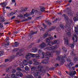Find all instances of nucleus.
Listing matches in <instances>:
<instances>
[{"mask_svg":"<svg viewBox=\"0 0 78 78\" xmlns=\"http://www.w3.org/2000/svg\"><path fill=\"white\" fill-rule=\"evenodd\" d=\"M24 16H25V17H28V13H26V14H24Z\"/></svg>","mask_w":78,"mask_h":78,"instance_id":"59","label":"nucleus"},{"mask_svg":"<svg viewBox=\"0 0 78 78\" xmlns=\"http://www.w3.org/2000/svg\"><path fill=\"white\" fill-rule=\"evenodd\" d=\"M55 30V28L53 27H52V28H50L49 30L48 31H52V30Z\"/></svg>","mask_w":78,"mask_h":78,"instance_id":"40","label":"nucleus"},{"mask_svg":"<svg viewBox=\"0 0 78 78\" xmlns=\"http://www.w3.org/2000/svg\"><path fill=\"white\" fill-rule=\"evenodd\" d=\"M65 40V44L66 45H68L69 44V41H68V40H67V38H64Z\"/></svg>","mask_w":78,"mask_h":78,"instance_id":"25","label":"nucleus"},{"mask_svg":"<svg viewBox=\"0 0 78 78\" xmlns=\"http://www.w3.org/2000/svg\"><path fill=\"white\" fill-rule=\"evenodd\" d=\"M7 24H9V22H7L6 23H4V25H7Z\"/></svg>","mask_w":78,"mask_h":78,"instance_id":"60","label":"nucleus"},{"mask_svg":"<svg viewBox=\"0 0 78 78\" xmlns=\"http://www.w3.org/2000/svg\"><path fill=\"white\" fill-rule=\"evenodd\" d=\"M45 44L42 43L40 45V48H45Z\"/></svg>","mask_w":78,"mask_h":78,"instance_id":"16","label":"nucleus"},{"mask_svg":"<svg viewBox=\"0 0 78 78\" xmlns=\"http://www.w3.org/2000/svg\"><path fill=\"white\" fill-rule=\"evenodd\" d=\"M8 41H9V37H7L6 38V42H8Z\"/></svg>","mask_w":78,"mask_h":78,"instance_id":"57","label":"nucleus"},{"mask_svg":"<svg viewBox=\"0 0 78 78\" xmlns=\"http://www.w3.org/2000/svg\"><path fill=\"white\" fill-rule=\"evenodd\" d=\"M10 43V42H8L7 43L5 44V45H6L7 46H8L9 45V44Z\"/></svg>","mask_w":78,"mask_h":78,"instance_id":"46","label":"nucleus"},{"mask_svg":"<svg viewBox=\"0 0 78 78\" xmlns=\"http://www.w3.org/2000/svg\"><path fill=\"white\" fill-rule=\"evenodd\" d=\"M74 60L75 61H78V58H76V57H74Z\"/></svg>","mask_w":78,"mask_h":78,"instance_id":"49","label":"nucleus"},{"mask_svg":"<svg viewBox=\"0 0 78 78\" xmlns=\"http://www.w3.org/2000/svg\"><path fill=\"white\" fill-rule=\"evenodd\" d=\"M0 28H3V26L2 24V23H0Z\"/></svg>","mask_w":78,"mask_h":78,"instance_id":"48","label":"nucleus"},{"mask_svg":"<svg viewBox=\"0 0 78 78\" xmlns=\"http://www.w3.org/2000/svg\"><path fill=\"white\" fill-rule=\"evenodd\" d=\"M56 60L57 61H60L61 62H62V64H64V62H65L66 61L62 58V57L61 56H58L56 58Z\"/></svg>","mask_w":78,"mask_h":78,"instance_id":"4","label":"nucleus"},{"mask_svg":"<svg viewBox=\"0 0 78 78\" xmlns=\"http://www.w3.org/2000/svg\"><path fill=\"white\" fill-rule=\"evenodd\" d=\"M14 45L15 47H18L19 45V42L16 41L14 43Z\"/></svg>","mask_w":78,"mask_h":78,"instance_id":"23","label":"nucleus"},{"mask_svg":"<svg viewBox=\"0 0 78 78\" xmlns=\"http://www.w3.org/2000/svg\"><path fill=\"white\" fill-rule=\"evenodd\" d=\"M69 66L71 67V66H72L73 65V63L72 62H70L69 64Z\"/></svg>","mask_w":78,"mask_h":78,"instance_id":"43","label":"nucleus"},{"mask_svg":"<svg viewBox=\"0 0 78 78\" xmlns=\"http://www.w3.org/2000/svg\"><path fill=\"white\" fill-rule=\"evenodd\" d=\"M18 17H23V16L22 14H20L18 15Z\"/></svg>","mask_w":78,"mask_h":78,"instance_id":"39","label":"nucleus"},{"mask_svg":"<svg viewBox=\"0 0 78 78\" xmlns=\"http://www.w3.org/2000/svg\"><path fill=\"white\" fill-rule=\"evenodd\" d=\"M6 5H7V3L6 2H4L0 3V5L2 6V7L3 8L2 9H3V12L4 15H5V13L6 12V11L5 10V9L6 6Z\"/></svg>","mask_w":78,"mask_h":78,"instance_id":"3","label":"nucleus"},{"mask_svg":"<svg viewBox=\"0 0 78 78\" xmlns=\"http://www.w3.org/2000/svg\"><path fill=\"white\" fill-rule=\"evenodd\" d=\"M48 36V33H46L43 35V38L45 39V38H46Z\"/></svg>","mask_w":78,"mask_h":78,"instance_id":"21","label":"nucleus"},{"mask_svg":"<svg viewBox=\"0 0 78 78\" xmlns=\"http://www.w3.org/2000/svg\"><path fill=\"white\" fill-rule=\"evenodd\" d=\"M55 66H56V67H58L59 66V64L58 63H55Z\"/></svg>","mask_w":78,"mask_h":78,"instance_id":"61","label":"nucleus"},{"mask_svg":"<svg viewBox=\"0 0 78 78\" xmlns=\"http://www.w3.org/2000/svg\"><path fill=\"white\" fill-rule=\"evenodd\" d=\"M25 69L26 71H28L30 70V68L27 66H26L25 68Z\"/></svg>","mask_w":78,"mask_h":78,"instance_id":"34","label":"nucleus"},{"mask_svg":"<svg viewBox=\"0 0 78 78\" xmlns=\"http://www.w3.org/2000/svg\"><path fill=\"white\" fill-rule=\"evenodd\" d=\"M72 73L73 74V76L75 75L76 74V71H74V72Z\"/></svg>","mask_w":78,"mask_h":78,"instance_id":"55","label":"nucleus"},{"mask_svg":"<svg viewBox=\"0 0 78 78\" xmlns=\"http://www.w3.org/2000/svg\"><path fill=\"white\" fill-rule=\"evenodd\" d=\"M33 61H34V62H36L34 63V64H35V65H39V64H41V63L37 62V60L36 59V58L33 59ZM36 63H37V64H36Z\"/></svg>","mask_w":78,"mask_h":78,"instance_id":"13","label":"nucleus"},{"mask_svg":"<svg viewBox=\"0 0 78 78\" xmlns=\"http://www.w3.org/2000/svg\"><path fill=\"white\" fill-rule=\"evenodd\" d=\"M39 57H40L39 55L37 54H36L35 58H36V59H39Z\"/></svg>","mask_w":78,"mask_h":78,"instance_id":"33","label":"nucleus"},{"mask_svg":"<svg viewBox=\"0 0 78 78\" xmlns=\"http://www.w3.org/2000/svg\"><path fill=\"white\" fill-rule=\"evenodd\" d=\"M9 60L8 59H5V62H8Z\"/></svg>","mask_w":78,"mask_h":78,"instance_id":"53","label":"nucleus"},{"mask_svg":"<svg viewBox=\"0 0 78 78\" xmlns=\"http://www.w3.org/2000/svg\"><path fill=\"white\" fill-rule=\"evenodd\" d=\"M46 54L47 55L45 56V58L47 59H46L47 61H48L49 57H53V54L52 53H49L48 54V53H47Z\"/></svg>","mask_w":78,"mask_h":78,"instance_id":"5","label":"nucleus"},{"mask_svg":"<svg viewBox=\"0 0 78 78\" xmlns=\"http://www.w3.org/2000/svg\"><path fill=\"white\" fill-rule=\"evenodd\" d=\"M16 70L17 71H22V70L20 69V68L18 67L17 68Z\"/></svg>","mask_w":78,"mask_h":78,"instance_id":"41","label":"nucleus"},{"mask_svg":"<svg viewBox=\"0 0 78 78\" xmlns=\"http://www.w3.org/2000/svg\"><path fill=\"white\" fill-rule=\"evenodd\" d=\"M72 39L73 41V42L72 44L70 45V47L71 48H73L74 46H75V43L74 42H77V36L76 35H74L72 37Z\"/></svg>","mask_w":78,"mask_h":78,"instance_id":"1","label":"nucleus"},{"mask_svg":"<svg viewBox=\"0 0 78 78\" xmlns=\"http://www.w3.org/2000/svg\"><path fill=\"white\" fill-rule=\"evenodd\" d=\"M16 70L14 69H12V73H16Z\"/></svg>","mask_w":78,"mask_h":78,"instance_id":"44","label":"nucleus"},{"mask_svg":"<svg viewBox=\"0 0 78 78\" xmlns=\"http://www.w3.org/2000/svg\"><path fill=\"white\" fill-rule=\"evenodd\" d=\"M37 51V48H34L32 49V51L33 52H36Z\"/></svg>","mask_w":78,"mask_h":78,"instance_id":"26","label":"nucleus"},{"mask_svg":"<svg viewBox=\"0 0 78 78\" xmlns=\"http://www.w3.org/2000/svg\"><path fill=\"white\" fill-rule=\"evenodd\" d=\"M42 25L44 26V29H47V26L44 23L42 24Z\"/></svg>","mask_w":78,"mask_h":78,"instance_id":"37","label":"nucleus"},{"mask_svg":"<svg viewBox=\"0 0 78 78\" xmlns=\"http://www.w3.org/2000/svg\"><path fill=\"white\" fill-rule=\"evenodd\" d=\"M9 71H10V68H7L6 70V72H9Z\"/></svg>","mask_w":78,"mask_h":78,"instance_id":"47","label":"nucleus"},{"mask_svg":"<svg viewBox=\"0 0 78 78\" xmlns=\"http://www.w3.org/2000/svg\"><path fill=\"white\" fill-rule=\"evenodd\" d=\"M75 30L74 31H75V33L76 34H78V29L76 27H75Z\"/></svg>","mask_w":78,"mask_h":78,"instance_id":"24","label":"nucleus"},{"mask_svg":"<svg viewBox=\"0 0 78 78\" xmlns=\"http://www.w3.org/2000/svg\"><path fill=\"white\" fill-rule=\"evenodd\" d=\"M60 53H61V52L59 51H56V53L57 55H59V54H60Z\"/></svg>","mask_w":78,"mask_h":78,"instance_id":"45","label":"nucleus"},{"mask_svg":"<svg viewBox=\"0 0 78 78\" xmlns=\"http://www.w3.org/2000/svg\"><path fill=\"white\" fill-rule=\"evenodd\" d=\"M42 16H39L37 18V19H41L42 18Z\"/></svg>","mask_w":78,"mask_h":78,"instance_id":"51","label":"nucleus"},{"mask_svg":"<svg viewBox=\"0 0 78 78\" xmlns=\"http://www.w3.org/2000/svg\"><path fill=\"white\" fill-rule=\"evenodd\" d=\"M19 51V48H16L12 50L13 52H17Z\"/></svg>","mask_w":78,"mask_h":78,"instance_id":"31","label":"nucleus"},{"mask_svg":"<svg viewBox=\"0 0 78 78\" xmlns=\"http://www.w3.org/2000/svg\"><path fill=\"white\" fill-rule=\"evenodd\" d=\"M58 40H55L51 42L50 43V44H51V45H54L55 44H57V42H58Z\"/></svg>","mask_w":78,"mask_h":78,"instance_id":"12","label":"nucleus"},{"mask_svg":"<svg viewBox=\"0 0 78 78\" xmlns=\"http://www.w3.org/2000/svg\"><path fill=\"white\" fill-rule=\"evenodd\" d=\"M66 35L69 36V37H70L71 36V34H70V32H69L68 33H66Z\"/></svg>","mask_w":78,"mask_h":78,"instance_id":"36","label":"nucleus"},{"mask_svg":"<svg viewBox=\"0 0 78 78\" xmlns=\"http://www.w3.org/2000/svg\"><path fill=\"white\" fill-rule=\"evenodd\" d=\"M45 49H47L48 50H49V51H51L52 50L55 49V47L54 46H51V47H47L45 48Z\"/></svg>","mask_w":78,"mask_h":78,"instance_id":"9","label":"nucleus"},{"mask_svg":"<svg viewBox=\"0 0 78 78\" xmlns=\"http://www.w3.org/2000/svg\"><path fill=\"white\" fill-rule=\"evenodd\" d=\"M29 64H32L33 62L32 61L30 60L29 62Z\"/></svg>","mask_w":78,"mask_h":78,"instance_id":"56","label":"nucleus"},{"mask_svg":"<svg viewBox=\"0 0 78 78\" xmlns=\"http://www.w3.org/2000/svg\"><path fill=\"white\" fill-rule=\"evenodd\" d=\"M43 67L41 65H39L38 66V69L39 71H41Z\"/></svg>","mask_w":78,"mask_h":78,"instance_id":"18","label":"nucleus"},{"mask_svg":"<svg viewBox=\"0 0 78 78\" xmlns=\"http://www.w3.org/2000/svg\"><path fill=\"white\" fill-rule=\"evenodd\" d=\"M16 75L17 76H20L21 77V76H23V74L20 72H17L16 73Z\"/></svg>","mask_w":78,"mask_h":78,"instance_id":"8","label":"nucleus"},{"mask_svg":"<svg viewBox=\"0 0 78 78\" xmlns=\"http://www.w3.org/2000/svg\"><path fill=\"white\" fill-rule=\"evenodd\" d=\"M36 54H33L32 55V56L33 57H34L35 58V56H36Z\"/></svg>","mask_w":78,"mask_h":78,"instance_id":"64","label":"nucleus"},{"mask_svg":"<svg viewBox=\"0 0 78 78\" xmlns=\"http://www.w3.org/2000/svg\"><path fill=\"white\" fill-rule=\"evenodd\" d=\"M76 17H74L73 18V20L75 22L78 20V13L76 14Z\"/></svg>","mask_w":78,"mask_h":78,"instance_id":"19","label":"nucleus"},{"mask_svg":"<svg viewBox=\"0 0 78 78\" xmlns=\"http://www.w3.org/2000/svg\"><path fill=\"white\" fill-rule=\"evenodd\" d=\"M15 18H16V16H12L11 17V20H13V19H15Z\"/></svg>","mask_w":78,"mask_h":78,"instance_id":"54","label":"nucleus"},{"mask_svg":"<svg viewBox=\"0 0 78 78\" xmlns=\"http://www.w3.org/2000/svg\"><path fill=\"white\" fill-rule=\"evenodd\" d=\"M20 68H21V69H22L24 67V66H23V64H20Z\"/></svg>","mask_w":78,"mask_h":78,"instance_id":"38","label":"nucleus"},{"mask_svg":"<svg viewBox=\"0 0 78 78\" xmlns=\"http://www.w3.org/2000/svg\"><path fill=\"white\" fill-rule=\"evenodd\" d=\"M70 12H71L70 10L69 12H67V13L69 15H71V14Z\"/></svg>","mask_w":78,"mask_h":78,"instance_id":"58","label":"nucleus"},{"mask_svg":"<svg viewBox=\"0 0 78 78\" xmlns=\"http://www.w3.org/2000/svg\"><path fill=\"white\" fill-rule=\"evenodd\" d=\"M14 58H15V56L13 55L10 57V60H11V61H12V60L14 59Z\"/></svg>","mask_w":78,"mask_h":78,"instance_id":"32","label":"nucleus"},{"mask_svg":"<svg viewBox=\"0 0 78 78\" xmlns=\"http://www.w3.org/2000/svg\"><path fill=\"white\" fill-rule=\"evenodd\" d=\"M57 21H58V19L56 18V19L54 20L53 21V22L54 23H56V22H57Z\"/></svg>","mask_w":78,"mask_h":78,"instance_id":"52","label":"nucleus"},{"mask_svg":"<svg viewBox=\"0 0 78 78\" xmlns=\"http://www.w3.org/2000/svg\"><path fill=\"white\" fill-rule=\"evenodd\" d=\"M31 53H28V54L26 55V59L28 60V61H30L31 58V57H30V56H31Z\"/></svg>","mask_w":78,"mask_h":78,"instance_id":"7","label":"nucleus"},{"mask_svg":"<svg viewBox=\"0 0 78 78\" xmlns=\"http://www.w3.org/2000/svg\"><path fill=\"white\" fill-rule=\"evenodd\" d=\"M5 21V19H3V18H2L1 16H0V22H4Z\"/></svg>","mask_w":78,"mask_h":78,"instance_id":"22","label":"nucleus"},{"mask_svg":"<svg viewBox=\"0 0 78 78\" xmlns=\"http://www.w3.org/2000/svg\"><path fill=\"white\" fill-rule=\"evenodd\" d=\"M60 27L61 28H62V30H63V29H64L65 28V27L64 25H61L60 26Z\"/></svg>","mask_w":78,"mask_h":78,"instance_id":"35","label":"nucleus"},{"mask_svg":"<svg viewBox=\"0 0 78 78\" xmlns=\"http://www.w3.org/2000/svg\"><path fill=\"white\" fill-rule=\"evenodd\" d=\"M11 77L12 78H18L16 77V76L14 74H12L11 75Z\"/></svg>","mask_w":78,"mask_h":78,"instance_id":"27","label":"nucleus"},{"mask_svg":"<svg viewBox=\"0 0 78 78\" xmlns=\"http://www.w3.org/2000/svg\"><path fill=\"white\" fill-rule=\"evenodd\" d=\"M13 14H14L13 13V12H12L11 13H10L9 14L10 16H13Z\"/></svg>","mask_w":78,"mask_h":78,"instance_id":"62","label":"nucleus"},{"mask_svg":"<svg viewBox=\"0 0 78 78\" xmlns=\"http://www.w3.org/2000/svg\"><path fill=\"white\" fill-rule=\"evenodd\" d=\"M62 50H63V51H65V52H66V51H67V49L66 48V47L62 46Z\"/></svg>","mask_w":78,"mask_h":78,"instance_id":"29","label":"nucleus"},{"mask_svg":"<svg viewBox=\"0 0 78 78\" xmlns=\"http://www.w3.org/2000/svg\"><path fill=\"white\" fill-rule=\"evenodd\" d=\"M26 78H33V76L32 75H29L27 76Z\"/></svg>","mask_w":78,"mask_h":78,"instance_id":"28","label":"nucleus"},{"mask_svg":"<svg viewBox=\"0 0 78 78\" xmlns=\"http://www.w3.org/2000/svg\"><path fill=\"white\" fill-rule=\"evenodd\" d=\"M28 61L25 60L23 62V63L25 66H27L28 65Z\"/></svg>","mask_w":78,"mask_h":78,"instance_id":"17","label":"nucleus"},{"mask_svg":"<svg viewBox=\"0 0 78 78\" xmlns=\"http://www.w3.org/2000/svg\"><path fill=\"white\" fill-rule=\"evenodd\" d=\"M70 57H68V58H67L66 59V60L67 62H70L71 61L70 60Z\"/></svg>","mask_w":78,"mask_h":78,"instance_id":"30","label":"nucleus"},{"mask_svg":"<svg viewBox=\"0 0 78 78\" xmlns=\"http://www.w3.org/2000/svg\"><path fill=\"white\" fill-rule=\"evenodd\" d=\"M36 69V68H35V67H33L32 68H31V70L32 71H34V70H35Z\"/></svg>","mask_w":78,"mask_h":78,"instance_id":"42","label":"nucleus"},{"mask_svg":"<svg viewBox=\"0 0 78 78\" xmlns=\"http://www.w3.org/2000/svg\"><path fill=\"white\" fill-rule=\"evenodd\" d=\"M38 53L39 55H41V54H42L43 55L42 58H44V57H45V53L43 52L42 49H39L38 51Z\"/></svg>","mask_w":78,"mask_h":78,"instance_id":"6","label":"nucleus"},{"mask_svg":"<svg viewBox=\"0 0 78 78\" xmlns=\"http://www.w3.org/2000/svg\"><path fill=\"white\" fill-rule=\"evenodd\" d=\"M40 10L41 11V12H43V11H45V8L44 7H43L42 6H40Z\"/></svg>","mask_w":78,"mask_h":78,"instance_id":"15","label":"nucleus"},{"mask_svg":"<svg viewBox=\"0 0 78 78\" xmlns=\"http://www.w3.org/2000/svg\"><path fill=\"white\" fill-rule=\"evenodd\" d=\"M37 33V31H36V32H34L33 31H31V32L29 33V36L31 38H32V36H33V34H36Z\"/></svg>","mask_w":78,"mask_h":78,"instance_id":"10","label":"nucleus"},{"mask_svg":"<svg viewBox=\"0 0 78 78\" xmlns=\"http://www.w3.org/2000/svg\"><path fill=\"white\" fill-rule=\"evenodd\" d=\"M69 75L70 76H73V74H72V73H70L69 74Z\"/></svg>","mask_w":78,"mask_h":78,"instance_id":"63","label":"nucleus"},{"mask_svg":"<svg viewBox=\"0 0 78 78\" xmlns=\"http://www.w3.org/2000/svg\"><path fill=\"white\" fill-rule=\"evenodd\" d=\"M47 60L45 59L44 60H43L42 62V63L43 64H47L48 63V60Z\"/></svg>","mask_w":78,"mask_h":78,"instance_id":"20","label":"nucleus"},{"mask_svg":"<svg viewBox=\"0 0 78 78\" xmlns=\"http://www.w3.org/2000/svg\"><path fill=\"white\" fill-rule=\"evenodd\" d=\"M54 39L53 37H48L47 38L46 40V43H48L47 45L48 46H51V44H50V43L51 42L50 40H53Z\"/></svg>","mask_w":78,"mask_h":78,"instance_id":"2","label":"nucleus"},{"mask_svg":"<svg viewBox=\"0 0 78 78\" xmlns=\"http://www.w3.org/2000/svg\"><path fill=\"white\" fill-rule=\"evenodd\" d=\"M3 52H0V57L2 56L3 55Z\"/></svg>","mask_w":78,"mask_h":78,"instance_id":"50","label":"nucleus"},{"mask_svg":"<svg viewBox=\"0 0 78 78\" xmlns=\"http://www.w3.org/2000/svg\"><path fill=\"white\" fill-rule=\"evenodd\" d=\"M63 16H64L65 17V20L66 22H68L69 20V17L67 16H66V14H63Z\"/></svg>","mask_w":78,"mask_h":78,"instance_id":"14","label":"nucleus"},{"mask_svg":"<svg viewBox=\"0 0 78 78\" xmlns=\"http://www.w3.org/2000/svg\"><path fill=\"white\" fill-rule=\"evenodd\" d=\"M40 73V72H37L35 73L34 75V76L35 78H41V76L39 75V74Z\"/></svg>","mask_w":78,"mask_h":78,"instance_id":"11","label":"nucleus"}]
</instances>
